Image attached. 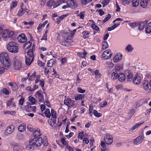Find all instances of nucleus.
<instances>
[{
    "label": "nucleus",
    "mask_w": 151,
    "mask_h": 151,
    "mask_svg": "<svg viewBox=\"0 0 151 151\" xmlns=\"http://www.w3.org/2000/svg\"><path fill=\"white\" fill-rule=\"evenodd\" d=\"M80 18L82 19H83L84 17V12H82L80 13Z\"/></svg>",
    "instance_id": "nucleus-63"
},
{
    "label": "nucleus",
    "mask_w": 151,
    "mask_h": 151,
    "mask_svg": "<svg viewBox=\"0 0 151 151\" xmlns=\"http://www.w3.org/2000/svg\"><path fill=\"white\" fill-rule=\"evenodd\" d=\"M109 2V0H103L101 4H103L104 7L107 5Z\"/></svg>",
    "instance_id": "nucleus-54"
},
{
    "label": "nucleus",
    "mask_w": 151,
    "mask_h": 151,
    "mask_svg": "<svg viewBox=\"0 0 151 151\" xmlns=\"http://www.w3.org/2000/svg\"><path fill=\"white\" fill-rule=\"evenodd\" d=\"M118 78V73L116 72L115 70H112L111 74V78L112 80H115Z\"/></svg>",
    "instance_id": "nucleus-20"
},
{
    "label": "nucleus",
    "mask_w": 151,
    "mask_h": 151,
    "mask_svg": "<svg viewBox=\"0 0 151 151\" xmlns=\"http://www.w3.org/2000/svg\"><path fill=\"white\" fill-rule=\"evenodd\" d=\"M108 16L106 18H105L103 20V22L104 23H105L108 20H109L110 18L111 17V15L110 14H108Z\"/></svg>",
    "instance_id": "nucleus-58"
},
{
    "label": "nucleus",
    "mask_w": 151,
    "mask_h": 151,
    "mask_svg": "<svg viewBox=\"0 0 151 151\" xmlns=\"http://www.w3.org/2000/svg\"><path fill=\"white\" fill-rule=\"evenodd\" d=\"M138 23L133 22L130 23L129 24V25L132 28H134L138 26Z\"/></svg>",
    "instance_id": "nucleus-48"
},
{
    "label": "nucleus",
    "mask_w": 151,
    "mask_h": 151,
    "mask_svg": "<svg viewBox=\"0 0 151 151\" xmlns=\"http://www.w3.org/2000/svg\"><path fill=\"white\" fill-rule=\"evenodd\" d=\"M118 78L119 81L121 82H122L125 80L126 77L124 74L121 73L119 74Z\"/></svg>",
    "instance_id": "nucleus-18"
},
{
    "label": "nucleus",
    "mask_w": 151,
    "mask_h": 151,
    "mask_svg": "<svg viewBox=\"0 0 151 151\" xmlns=\"http://www.w3.org/2000/svg\"><path fill=\"white\" fill-rule=\"evenodd\" d=\"M127 76L126 80L128 82H129L132 81L133 78V75L129 71H128L127 73H126Z\"/></svg>",
    "instance_id": "nucleus-17"
},
{
    "label": "nucleus",
    "mask_w": 151,
    "mask_h": 151,
    "mask_svg": "<svg viewBox=\"0 0 151 151\" xmlns=\"http://www.w3.org/2000/svg\"><path fill=\"white\" fill-rule=\"evenodd\" d=\"M77 90L78 91L81 93H84L85 91L86 90L82 89L81 88H77Z\"/></svg>",
    "instance_id": "nucleus-59"
},
{
    "label": "nucleus",
    "mask_w": 151,
    "mask_h": 151,
    "mask_svg": "<svg viewBox=\"0 0 151 151\" xmlns=\"http://www.w3.org/2000/svg\"><path fill=\"white\" fill-rule=\"evenodd\" d=\"M24 108L27 111H32L34 112H36V107L35 106H32L29 104L28 103L25 106Z\"/></svg>",
    "instance_id": "nucleus-13"
},
{
    "label": "nucleus",
    "mask_w": 151,
    "mask_h": 151,
    "mask_svg": "<svg viewBox=\"0 0 151 151\" xmlns=\"http://www.w3.org/2000/svg\"><path fill=\"white\" fill-rule=\"evenodd\" d=\"M7 50L12 53H16L18 52V45L15 42H9L7 45Z\"/></svg>",
    "instance_id": "nucleus-3"
},
{
    "label": "nucleus",
    "mask_w": 151,
    "mask_h": 151,
    "mask_svg": "<svg viewBox=\"0 0 151 151\" xmlns=\"http://www.w3.org/2000/svg\"><path fill=\"white\" fill-rule=\"evenodd\" d=\"M35 96L38 99L39 102H42L44 101V96L41 93L40 91H38L36 93Z\"/></svg>",
    "instance_id": "nucleus-8"
},
{
    "label": "nucleus",
    "mask_w": 151,
    "mask_h": 151,
    "mask_svg": "<svg viewBox=\"0 0 151 151\" xmlns=\"http://www.w3.org/2000/svg\"><path fill=\"white\" fill-rule=\"evenodd\" d=\"M0 61L7 68L11 66L8 54L6 53H2L0 54Z\"/></svg>",
    "instance_id": "nucleus-1"
},
{
    "label": "nucleus",
    "mask_w": 151,
    "mask_h": 151,
    "mask_svg": "<svg viewBox=\"0 0 151 151\" xmlns=\"http://www.w3.org/2000/svg\"><path fill=\"white\" fill-rule=\"evenodd\" d=\"M43 143V145L45 146H47L48 145V142L46 137H44V139L42 140Z\"/></svg>",
    "instance_id": "nucleus-46"
},
{
    "label": "nucleus",
    "mask_w": 151,
    "mask_h": 151,
    "mask_svg": "<svg viewBox=\"0 0 151 151\" xmlns=\"http://www.w3.org/2000/svg\"><path fill=\"white\" fill-rule=\"evenodd\" d=\"M62 37L64 40H61L60 43L63 46H67L68 42H73L72 38L71 37V34L69 33H63Z\"/></svg>",
    "instance_id": "nucleus-2"
},
{
    "label": "nucleus",
    "mask_w": 151,
    "mask_h": 151,
    "mask_svg": "<svg viewBox=\"0 0 151 151\" xmlns=\"http://www.w3.org/2000/svg\"><path fill=\"white\" fill-rule=\"evenodd\" d=\"M14 129V127L13 125H10L8 126L5 129V133L6 135L12 133Z\"/></svg>",
    "instance_id": "nucleus-11"
},
{
    "label": "nucleus",
    "mask_w": 151,
    "mask_h": 151,
    "mask_svg": "<svg viewBox=\"0 0 151 151\" xmlns=\"http://www.w3.org/2000/svg\"><path fill=\"white\" fill-rule=\"evenodd\" d=\"M17 5V3L15 2H13L11 4L10 8L11 9H12L13 8L16 6Z\"/></svg>",
    "instance_id": "nucleus-62"
},
{
    "label": "nucleus",
    "mask_w": 151,
    "mask_h": 151,
    "mask_svg": "<svg viewBox=\"0 0 151 151\" xmlns=\"http://www.w3.org/2000/svg\"><path fill=\"white\" fill-rule=\"evenodd\" d=\"M40 129L37 128L34 131L33 133V135L35 137H38V136H40L41 134L40 133Z\"/></svg>",
    "instance_id": "nucleus-26"
},
{
    "label": "nucleus",
    "mask_w": 151,
    "mask_h": 151,
    "mask_svg": "<svg viewBox=\"0 0 151 151\" xmlns=\"http://www.w3.org/2000/svg\"><path fill=\"white\" fill-rule=\"evenodd\" d=\"M104 139L107 145H110L113 142V137L109 134H106L104 137Z\"/></svg>",
    "instance_id": "nucleus-6"
},
{
    "label": "nucleus",
    "mask_w": 151,
    "mask_h": 151,
    "mask_svg": "<svg viewBox=\"0 0 151 151\" xmlns=\"http://www.w3.org/2000/svg\"><path fill=\"white\" fill-rule=\"evenodd\" d=\"M29 100L32 104H35V99L33 97L30 96L29 97Z\"/></svg>",
    "instance_id": "nucleus-45"
},
{
    "label": "nucleus",
    "mask_w": 151,
    "mask_h": 151,
    "mask_svg": "<svg viewBox=\"0 0 151 151\" xmlns=\"http://www.w3.org/2000/svg\"><path fill=\"white\" fill-rule=\"evenodd\" d=\"M31 141L29 142V145H27L26 146V149L27 150H30L32 149H33L34 147L33 145V144H31Z\"/></svg>",
    "instance_id": "nucleus-40"
},
{
    "label": "nucleus",
    "mask_w": 151,
    "mask_h": 151,
    "mask_svg": "<svg viewBox=\"0 0 151 151\" xmlns=\"http://www.w3.org/2000/svg\"><path fill=\"white\" fill-rule=\"evenodd\" d=\"M24 100V98L22 97L19 99V104L21 106H22L23 105V103Z\"/></svg>",
    "instance_id": "nucleus-55"
},
{
    "label": "nucleus",
    "mask_w": 151,
    "mask_h": 151,
    "mask_svg": "<svg viewBox=\"0 0 151 151\" xmlns=\"http://www.w3.org/2000/svg\"><path fill=\"white\" fill-rule=\"evenodd\" d=\"M54 3V1L53 0L49 1L47 4V6H48L52 7Z\"/></svg>",
    "instance_id": "nucleus-47"
},
{
    "label": "nucleus",
    "mask_w": 151,
    "mask_h": 151,
    "mask_svg": "<svg viewBox=\"0 0 151 151\" xmlns=\"http://www.w3.org/2000/svg\"><path fill=\"white\" fill-rule=\"evenodd\" d=\"M44 113L46 117L48 118H50V117L51 114L49 109H46Z\"/></svg>",
    "instance_id": "nucleus-39"
},
{
    "label": "nucleus",
    "mask_w": 151,
    "mask_h": 151,
    "mask_svg": "<svg viewBox=\"0 0 151 151\" xmlns=\"http://www.w3.org/2000/svg\"><path fill=\"white\" fill-rule=\"evenodd\" d=\"M148 3V0H141L140 4L143 8H145L147 6Z\"/></svg>",
    "instance_id": "nucleus-25"
},
{
    "label": "nucleus",
    "mask_w": 151,
    "mask_h": 151,
    "mask_svg": "<svg viewBox=\"0 0 151 151\" xmlns=\"http://www.w3.org/2000/svg\"><path fill=\"white\" fill-rule=\"evenodd\" d=\"M133 47L131 44H128L125 48L126 51L129 52H132L133 50Z\"/></svg>",
    "instance_id": "nucleus-27"
},
{
    "label": "nucleus",
    "mask_w": 151,
    "mask_h": 151,
    "mask_svg": "<svg viewBox=\"0 0 151 151\" xmlns=\"http://www.w3.org/2000/svg\"><path fill=\"white\" fill-rule=\"evenodd\" d=\"M56 63V59L55 58L51 59L48 61L47 63V66L48 67H51Z\"/></svg>",
    "instance_id": "nucleus-21"
},
{
    "label": "nucleus",
    "mask_w": 151,
    "mask_h": 151,
    "mask_svg": "<svg viewBox=\"0 0 151 151\" xmlns=\"http://www.w3.org/2000/svg\"><path fill=\"white\" fill-rule=\"evenodd\" d=\"M23 150V147L19 145H16L13 147L14 151H22Z\"/></svg>",
    "instance_id": "nucleus-29"
},
{
    "label": "nucleus",
    "mask_w": 151,
    "mask_h": 151,
    "mask_svg": "<svg viewBox=\"0 0 151 151\" xmlns=\"http://www.w3.org/2000/svg\"><path fill=\"white\" fill-rule=\"evenodd\" d=\"M68 6L73 9L77 7V5L73 0H68L67 1Z\"/></svg>",
    "instance_id": "nucleus-10"
},
{
    "label": "nucleus",
    "mask_w": 151,
    "mask_h": 151,
    "mask_svg": "<svg viewBox=\"0 0 151 151\" xmlns=\"http://www.w3.org/2000/svg\"><path fill=\"white\" fill-rule=\"evenodd\" d=\"M144 136L143 135H139L134 140V145H138L141 143L143 141Z\"/></svg>",
    "instance_id": "nucleus-7"
},
{
    "label": "nucleus",
    "mask_w": 151,
    "mask_h": 151,
    "mask_svg": "<svg viewBox=\"0 0 151 151\" xmlns=\"http://www.w3.org/2000/svg\"><path fill=\"white\" fill-rule=\"evenodd\" d=\"M144 123V122H143L142 123H138L135 124L133 127H132L131 129V130L132 131H133L134 129H135L136 128H138L140 125Z\"/></svg>",
    "instance_id": "nucleus-36"
},
{
    "label": "nucleus",
    "mask_w": 151,
    "mask_h": 151,
    "mask_svg": "<svg viewBox=\"0 0 151 151\" xmlns=\"http://www.w3.org/2000/svg\"><path fill=\"white\" fill-rule=\"evenodd\" d=\"M51 114L52 116V118H53L54 119H56L57 117L56 112L53 109H52L51 110Z\"/></svg>",
    "instance_id": "nucleus-37"
},
{
    "label": "nucleus",
    "mask_w": 151,
    "mask_h": 151,
    "mask_svg": "<svg viewBox=\"0 0 151 151\" xmlns=\"http://www.w3.org/2000/svg\"><path fill=\"white\" fill-rule=\"evenodd\" d=\"M32 45V43L30 41H28L25 43L24 45V47L25 49H28L30 48Z\"/></svg>",
    "instance_id": "nucleus-32"
},
{
    "label": "nucleus",
    "mask_w": 151,
    "mask_h": 151,
    "mask_svg": "<svg viewBox=\"0 0 151 151\" xmlns=\"http://www.w3.org/2000/svg\"><path fill=\"white\" fill-rule=\"evenodd\" d=\"M121 2L122 4L124 5L128 4L130 2V0H121Z\"/></svg>",
    "instance_id": "nucleus-49"
},
{
    "label": "nucleus",
    "mask_w": 151,
    "mask_h": 151,
    "mask_svg": "<svg viewBox=\"0 0 151 151\" xmlns=\"http://www.w3.org/2000/svg\"><path fill=\"white\" fill-rule=\"evenodd\" d=\"M19 42L21 43H24L27 41V38L24 34L19 35L17 38Z\"/></svg>",
    "instance_id": "nucleus-12"
},
{
    "label": "nucleus",
    "mask_w": 151,
    "mask_h": 151,
    "mask_svg": "<svg viewBox=\"0 0 151 151\" xmlns=\"http://www.w3.org/2000/svg\"><path fill=\"white\" fill-rule=\"evenodd\" d=\"M148 21L147 20L140 23H138V26L139 30H142L145 27V25L147 23Z\"/></svg>",
    "instance_id": "nucleus-16"
},
{
    "label": "nucleus",
    "mask_w": 151,
    "mask_h": 151,
    "mask_svg": "<svg viewBox=\"0 0 151 151\" xmlns=\"http://www.w3.org/2000/svg\"><path fill=\"white\" fill-rule=\"evenodd\" d=\"M9 30L5 29L3 31L1 35L4 37H8L9 36L8 35Z\"/></svg>",
    "instance_id": "nucleus-33"
},
{
    "label": "nucleus",
    "mask_w": 151,
    "mask_h": 151,
    "mask_svg": "<svg viewBox=\"0 0 151 151\" xmlns=\"http://www.w3.org/2000/svg\"><path fill=\"white\" fill-rule=\"evenodd\" d=\"M96 147H89L88 149V151H95V149L96 148Z\"/></svg>",
    "instance_id": "nucleus-64"
},
{
    "label": "nucleus",
    "mask_w": 151,
    "mask_h": 151,
    "mask_svg": "<svg viewBox=\"0 0 151 151\" xmlns=\"http://www.w3.org/2000/svg\"><path fill=\"white\" fill-rule=\"evenodd\" d=\"M2 91L3 93L5 95H8L9 94V91L5 88H3Z\"/></svg>",
    "instance_id": "nucleus-50"
},
{
    "label": "nucleus",
    "mask_w": 151,
    "mask_h": 151,
    "mask_svg": "<svg viewBox=\"0 0 151 151\" xmlns=\"http://www.w3.org/2000/svg\"><path fill=\"white\" fill-rule=\"evenodd\" d=\"M143 84L142 87L144 89L145 91H147L149 90V83L148 81L145 80L142 82Z\"/></svg>",
    "instance_id": "nucleus-19"
},
{
    "label": "nucleus",
    "mask_w": 151,
    "mask_h": 151,
    "mask_svg": "<svg viewBox=\"0 0 151 151\" xmlns=\"http://www.w3.org/2000/svg\"><path fill=\"white\" fill-rule=\"evenodd\" d=\"M122 58V55L121 54H116L113 59V60L114 62L116 63L119 62L121 59Z\"/></svg>",
    "instance_id": "nucleus-14"
},
{
    "label": "nucleus",
    "mask_w": 151,
    "mask_h": 151,
    "mask_svg": "<svg viewBox=\"0 0 151 151\" xmlns=\"http://www.w3.org/2000/svg\"><path fill=\"white\" fill-rule=\"evenodd\" d=\"M25 12V11L22 8H21V9L19 10L17 15L21 17L24 13Z\"/></svg>",
    "instance_id": "nucleus-42"
},
{
    "label": "nucleus",
    "mask_w": 151,
    "mask_h": 151,
    "mask_svg": "<svg viewBox=\"0 0 151 151\" xmlns=\"http://www.w3.org/2000/svg\"><path fill=\"white\" fill-rule=\"evenodd\" d=\"M26 125L24 123L21 124L18 127V130L20 132L24 131L26 129Z\"/></svg>",
    "instance_id": "nucleus-24"
},
{
    "label": "nucleus",
    "mask_w": 151,
    "mask_h": 151,
    "mask_svg": "<svg viewBox=\"0 0 151 151\" xmlns=\"http://www.w3.org/2000/svg\"><path fill=\"white\" fill-rule=\"evenodd\" d=\"M64 104L69 107V105L71 104V99L68 98H66L64 101Z\"/></svg>",
    "instance_id": "nucleus-28"
},
{
    "label": "nucleus",
    "mask_w": 151,
    "mask_h": 151,
    "mask_svg": "<svg viewBox=\"0 0 151 151\" xmlns=\"http://www.w3.org/2000/svg\"><path fill=\"white\" fill-rule=\"evenodd\" d=\"M27 54L29 57L32 58L33 57L34 58V53L32 50L30 49L27 52Z\"/></svg>",
    "instance_id": "nucleus-44"
},
{
    "label": "nucleus",
    "mask_w": 151,
    "mask_h": 151,
    "mask_svg": "<svg viewBox=\"0 0 151 151\" xmlns=\"http://www.w3.org/2000/svg\"><path fill=\"white\" fill-rule=\"evenodd\" d=\"M89 32L87 31H84L82 32L83 37L84 38L86 39L89 37Z\"/></svg>",
    "instance_id": "nucleus-38"
},
{
    "label": "nucleus",
    "mask_w": 151,
    "mask_h": 151,
    "mask_svg": "<svg viewBox=\"0 0 151 151\" xmlns=\"http://www.w3.org/2000/svg\"><path fill=\"white\" fill-rule=\"evenodd\" d=\"M111 52V51L110 50H106L103 52L101 56L102 57L104 58L105 59H109L112 56V54L110 53Z\"/></svg>",
    "instance_id": "nucleus-5"
},
{
    "label": "nucleus",
    "mask_w": 151,
    "mask_h": 151,
    "mask_svg": "<svg viewBox=\"0 0 151 151\" xmlns=\"http://www.w3.org/2000/svg\"><path fill=\"white\" fill-rule=\"evenodd\" d=\"M9 84L11 86L12 89L13 91H17L18 88V86L16 84L14 83H9Z\"/></svg>",
    "instance_id": "nucleus-23"
},
{
    "label": "nucleus",
    "mask_w": 151,
    "mask_h": 151,
    "mask_svg": "<svg viewBox=\"0 0 151 151\" xmlns=\"http://www.w3.org/2000/svg\"><path fill=\"white\" fill-rule=\"evenodd\" d=\"M92 28L96 31H98L99 30V27L96 26L94 24H92L91 25Z\"/></svg>",
    "instance_id": "nucleus-57"
},
{
    "label": "nucleus",
    "mask_w": 151,
    "mask_h": 151,
    "mask_svg": "<svg viewBox=\"0 0 151 151\" xmlns=\"http://www.w3.org/2000/svg\"><path fill=\"white\" fill-rule=\"evenodd\" d=\"M42 143V139L41 137H35L31 141V144H33L35 147H37L40 146Z\"/></svg>",
    "instance_id": "nucleus-4"
},
{
    "label": "nucleus",
    "mask_w": 151,
    "mask_h": 151,
    "mask_svg": "<svg viewBox=\"0 0 151 151\" xmlns=\"http://www.w3.org/2000/svg\"><path fill=\"white\" fill-rule=\"evenodd\" d=\"M34 58L33 57L32 58L31 61H30V58L27 57L26 58L25 63L27 65H29L34 60Z\"/></svg>",
    "instance_id": "nucleus-30"
},
{
    "label": "nucleus",
    "mask_w": 151,
    "mask_h": 151,
    "mask_svg": "<svg viewBox=\"0 0 151 151\" xmlns=\"http://www.w3.org/2000/svg\"><path fill=\"white\" fill-rule=\"evenodd\" d=\"M13 99H11L7 102V106H9L11 105V104L12 102Z\"/></svg>",
    "instance_id": "nucleus-60"
},
{
    "label": "nucleus",
    "mask_w": 151,
    "mask_h": 151,
    "mask_svg": "<svg viewBox=\"0 0 151 151\" xmlns=\"http://www.w3.org/2000/svg\"><path fill=\"white\" fill-rule=\"evenodd\" d=\"M139 0H132V3L133 6L136 7L139 4Z\"/></svg>",
    "instance_id": "nucleus-41"
},
{
    "label": "nucleus",
    "mask_w": 151,
    "mask_h": 151,
    "mask_svg": "<svg viewBox=\"0 0 151 151\" xmlns=\"http://www.w3.org/2000/svg\"><path fill=\"white\" fill-rule=\"evenodd\" d=\"M102 49L104 50L107 48L109 46L107 42L106 41H103L102 43Z\"/></svg>",
    "instance_id": "nucleus-35"
},
{
    "label": "nucleus",
    "mask_w": 151,
    "mask_h": 151,
    "mask_svg": "<svg viewBox=\"0 0 151 151\" xmlns=\"http://www.w3.org/2000/svg\"><path fill=\"white\" fill-rule=\"evenodd\" d=\"M94 74L96 76L99 78H100L101 76V74L99 73V71L98 70H95L94 72Z\"/></svg>",
    "instance_id": "nucleus-56"
},
{
    "label": "nucleus",
    "mask_w": 151,
    "mask_h": 151,
    "mask_svg": "<svg viewBox=\"0 0 151 151\" xmlns=\"http://www.w3.org/2000/svg\"><path fill=\"white\" fill-rule=\"evenodd\" d=\"M145 32L147 33H149L151 32V22L148 23L146 26Z\"/></svg>",
    "instance_id": "nucleus-22"
},
{
    "label": "nucleus",
    "mask_w": 151,
    "mask_h": 151,
    "mask_svg": "<svg viewBox=\"0 0 151 151\" xmlns=\"http://www.w3.org/2000/svg\"><path fill=\"white\" fill-rule=\"evenodd\" d=\"M94 115L97 117H99L101 116V114L100 113H98L97 111L96 110L93 111Z\"/></svg>",
    "instance_id": "nucleus-43"
},
{
    "label": "nucleus",
    "mask_w": 151,
    "mask_h": 151,
    "mask_svg": "<svg viewBox=\"0 0 151 151\" xmlns=\"http://www.w3.org/2000/svg\"><path fill=\"white\" fill-rule=\"evenodd\" d=\"M36 73L35 72L33 73L29 77V79L30 81H32L35 79V78L36 77Z\"/></svg>",
    "instance_id": "nucleus-52"
},
{
    "label": "nucleus",
    "mask_w": 151,
    "mask_h": 151,
    "mask_svg": "<svg viewBox=\"0 0 151 151\" xmlns=\"http://www.w3.org/2000/svg\"><path fill=\"white\" fill-rule=\"evenodd\" d=\"M84 98V95L79 94L75 96V99L76 101L78 100H81L83 99Z\"/></svg>",
    "instance_id": "nucleus-34"
},
{
    "label": "nucleus",
    "mask_w": 151,
    "mask_h": 151,
    "mask_svg": "<svg viewBox=\"0 0 151 151\" xmlns=\"http://www.w3.org/2000/svg\"><path fill=\"white\" fill-rule=\"evenodd\" d=\"M14 66L16 70H19L22 67V64L21 62L19 60H16L14 62Z\"/></svg>",
    "instance_id": "nucleus-9"
},
{
    "label": "nucleus",
    "mask_w": 151,
    "mask_h": 151,
    "mask_svg": "<svg viewBox=\"0 0 151 151\" xmlns=\"http://www.w3.org/2000/svg\"><path fill=\"white\" fill-rule=\"evenodd\" d=\"M141 81V78L140 76H136L133 80V83L136 84H139Z\"/></svg>",
    "instance_id": "nucleus-15"
},
{
    "label": "nucleus",
    "mask_w": 151,
    "mask_h": 151,
    "mask_svg": "<svg viewBox=\"0 0 151 151\" xmlns=\"http://www.w3.org/2000/svg\"><path fill=\"white\" fill-rule=\"evenodd\" d=\"M83 136L84 135L83 132H81L80 133L78 134V141H79V139H80L81 140H82Z\"/></svg>",
    "instance_id": "nucleus-51"
},
{
    "label": "nucleus",
    "mask_w": 151,
    "mask_h": 151,
    "mask_svg": "<svg viewBox=\"0 0 151 151\" xmlns=\"http://www.w3.org/2000/svg\"><path fill=\"white\" fill-rule=\"evenodd\" d=\"M101 151H109V150L106 148V145L104 142H101Z\"/></svg>",
    "instance_id": "nucleus-31"
},
{
    "label": "nucleus",
    "mask_w": 151,
    "mask_h": 151,
    "mask_svg": "<svg viewBox=\"0 0 151 151\" xmlns=\"http://www.w3.org/2000/svg\"><path fill=\"white\" fill-rule=\"evenodd\" d=\"M122 69V67L120 66H116L115 69L113 70H115L116 72L118 73V71L120 70H121Z\"/></svg>",
    "instance_id": "nucleus-53"
},
{
    "label": "nucleus",
    "mask_w": 151,
    "mask_h": 151,
    "mask_svg": "<svg viewBox=\"0 0 151 151\" xmlns=\"http://www.w3.org/2000/svg\"><path fill=\"white\" fill-rule=\"evenodd\" d=\"M106 64L107 65V66L108 67L111 68L113 66V63L110 62H107Z\"/></svg>",
    "instance_id": "nucleus-61"
}]
</instances>
